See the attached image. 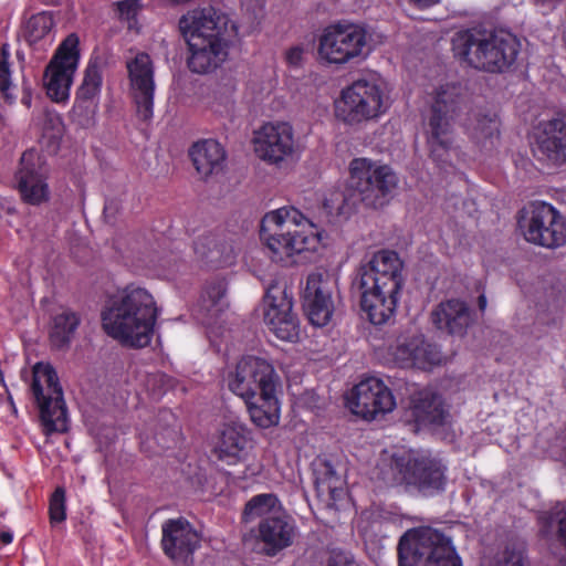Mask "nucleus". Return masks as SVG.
I'll return each mask as SVG.
<instances>
[{
	"instance_id": "nucleus-1",
	"label": "nucleus",
	"mask_w": 566,
	"mask_h": 566,
	"mask_svg": "<svg viewBox=\"0 0 566 566\" xmlns=\"http://www.w3.org/2000/svg\"><path fill=\"white\" fill-rule=\"evenodd\" d=\"M159 310L153 294L129 284L111 295L102 312L105 333L122 345L143 348L151 343Z\"/></svg>"
},
{
	"instance_id": "nucleus-2",
	"label": "nucleus",
	"mask_w": 566,
	"mask_h": 566,
	"mask_svg": "<svg viewBox=\"0 0 566 566\" xmlns=\"http://www.w3.org/2000/svg\"><path fill=\"white\" fill-rule=\"evenodd\" d=\"M377 468L385 484L416 490L424 496L444 492L448 484V465L439 458L413 450L385 451Z\"/></svg>"
},
{
	"instance_id": "nucleus-3",
	"label": "nucleus",
	"mask_w": 566,
	"mask_h": 566,
	"mask_svg": "<svg viewBox=\"0 0 566 566\" xmlns=\"http://www.w3.org/2000/svg\"><path fill=\"white\" fill-rule=\"evenodd\" d=\"M260 237L274 262H286L304 252H314L321 235L298 209L282 207L264 214Z\"/></svg>"
},
{
	"instance_id": "nucleus-4",
	"label": "nucleus",
	"mask_w": 566,
	"mask_h": 566,
	"mask_svg": "<svg viewBox=\"0 0 566 566\" xmlns=\"http://www.w3.org/2000/svg\"><path fill=\"white\" fill-rule=\"evenodd\" d=\"M465 108V93L460 84L439 86L423 118V129L430 157L441 168L452 165L458 155L454 120Z\"/></svg>"
},
{
	"instance_id": "nucleus-5",
	"label": "nucleus",
	"mask_w": 566,
	"mask_h": 566,
	"mask_svg": "<svg viewBox=\"0 0 566 566\" xmlns=\"http://www.w3.org/2000/svg\"><path fill=\"white\" fill-rule=\"evenodd\" d=\"M452 50L470 66L497 73L504 72L516 61L520 42L504 30L489 32L469 29L454 34Z\"/></svg>"
},
{
	"instance_id": "nucleus-6",
	"label": "nucleus",
	"mask_w": 566,
	"mask_h": 566,
	"mask_svg": "<svg viewBox=\"0 0 566 566\" xmlns=\"http://www.w3.org/2000/svg\"><path fill=\"white\" fill-rule=\"evenodd\" d=\"M399 566H462L452 539L429 526L408 530L398 543Z\"/></svg>"
},
{
	"instance_id": "nucleus-7",
	"label": "nucleus",
	"mask_w": 566,
	"mask_h": 566,
	"mask_svg": "<svg viewBox=\"0 0 566 566\" xmlns=\"http://www.w3.org/2000/svg\"><path fill=\"white\" fill-rule=\"evenodd\" d=\"M368 54V32L360 24L332 23L318 36L317 55L324 64L343 66L365 60Z\"/></svg>"
},
{
	"instance_id": "nucleus-8",
	"label": "nucleus",
	"mask_w": 566,
	"mask_h": 566,
	"mask_svg": "<svg viewBox=\"0 0 566 566\" xmlns=\"http://www.w3.org/2000/svg\"><path fill=\"white\" fill-rule=\"evenodd\" d=\"M31 392L45 434L65 432L69 428L67 409L59 376L51 364L40 361L33 366Z\"/></svg>"
},
{
	"instance_id": "nucleus-9",
	"label": "nucleus",
	"mask_w": 566,
	"mask_h": 566,
	"mask_svg": "<svg viewBox=\"0 0 566 566\" xmlns=\"http://www.w3.org/2000/svg\"><path fill=\"white\" fill-rule=\"evenodd\" d=\"M388 107V97L380 82L360 78L342 90L335 102V114L345 124L358 125L379 118Z\"/></svg>"
},
{
	"instance_id": "nucleus-10",
	"label": "nucleus",
	"mask_w": 566,
	"mask_h": 566,
	"mask_svg": "<svg viewBox=\"0 0 566 566\" xmlns=\"http://www.w3.org/2000/svg\"><path fill=\"white\" fill-rule=\"evenodd\" d=\"M348 170L349 189L367 207H384L398 186V177L390 166L369 158H354Z\"/></svg>"
},
{
	"instance_id": "nucleus-11",
	"label": "nucleus",
	"mask_w": 566,
	"mask_h": 566,
	"mask_svg": "<svg viewBox=\"0 0 566 566\" xmlns=\"http://www.w3.org/2000/svg\"><path fill=\"white\" fill-rule=\"evenodd\" d=\"M518 227L524 239L536 245L556 249L566 242V220L551 203L534 201L521 211Z\"/></svg>"
},
{
	"instance_id": "nucleus-12",
	"label": "nucleus",
	"mask_w": 566,
	"mask_h": 566,
	"mask_svg": "<svg viewBox=\"0 0 566 566\" xmlns=\"http://www.w3.org/2000/svg\"><path fill=\"white\" fill-rule=\"evenodd\" d=\"M279 376L271 363L256 356H244L227 376L228 388L244 402L276 392Z\"/></svg>"
},
{
	"instance_id": "nucleus-13",
	"label": "nucleus",
	"mask_w": 566,
	"mask_h": 566,
	"mask_svg": "<svg viewBox=\"0 0 566 566\" xmlns=\"http://www.w3.org/2000/svg\"><path fill=\"white\" fill-rule=\"evenodd\" d=\"M80 40L71 33L59 45L46 65L43 74V86L46 95L54 102H65L80 62Z\"/></svg>"
},
{
	"instance_id": "nucleus-14",
	"label": "nucleus",
	"mask_w": 566,
	"mask_h": 566,
	"mask_svg": "<svg viewBox=\"0 0 566 566\" xmlns=\"http://www.w3.org/2000/svg\"><path fill=\"white\" fill-rule=\"evenodd\" d=\"M255 156L265 164L281 168L293 160L297 144L293 126L287 122H268L254 130Z\"/></svg>"
},
{
	"instance_id": "nucleus-15",
	"label": "nucleus",
	"mask_w": 566,
	"mask_h": 566,
	"mask_svg": "<svg viewBox=\"0 0 566 566\" xmlns=\"http://www.w3.org/2000/svg\"><path fill=\"white\" fill-rule=\"evenodd\" d=\"M535 159L549 167L566 165V115L539 122L531 136Z\"/></svg>"
},
{
	"instance_id": "nucleus-16",
	"label": "nucleus",
	"mask_w": 566,
	"mask_h": 566,
	"mask_svg": "<svg viewBox=\"0 0 566 566\" xmlns=\"http://www.w3.org/2000/svg\"><path fill=\"white\" fill-rule=\"evenodd\" d=\"M347 405L353 413L366 420L391 412L396 399L388 386L378 377L368 376L352 389Z\"/></svg>"
},
{
	"instance_id": "nucleus-17",
	"label": "nucleus",
	"mask_w": 566,
	"mask_h": 566,
	"mask_svg": "<svg viewBox=\"0 0 566 566\" xmlns=\"http://www.w3.org/2000/svg\"><path fill=\"white\" fill-rule=\"evenodd\" d=\"M402 262L397 252L380 250L359 268V289L401 291Z\"/></svg>"
},
{
	"instance_id": "nucleus-18",
	"label": "nucleus",
	"mask_w": 566,
	"mask_h": 566,
	"mask_svg": "<svg viewBox=\"0 0 566 566\" xmlns=\"http://www.w3.org/2000/svg\"><path fill=\"white\" fill-rule=\"evenodd\" d=\"M292 298L284 290L271 286L264 296V322L273 334L286 342L298 338V323L292 313Z\"/></svg>"
},
{
	"instance_id": "nucleus-19",
	"label": "nucleus",
	"mask_w": 566,
	"mask_h": 566,
	"mask_svg": "<svg viewBox=\"0 0 566 566\" xmlns=\"http://www.w3.org/2000/svg\"><path fill=\"white\" fill-rule=\"evenodd\" d=\"M17 189L21 200L31 206H41L50 200V187L42 171L41 159L34 150L22 154L20 168L15 172Z\"/></svg>"
},
{
	"instance_id": "nucleus-20",
	"label": "nucleus",
	"mask_w": 566,
	"mask_h": 566,
	"mask_svg": "<svg viewBox=\"0 0 566 566\" xmlns=\"http://www.w3.org/2000/svg\"><path fill=\"white\" fill-rule=\"evenodd\" d=\"M127 71L137 115L143 120H148L154 114L155 93L154 66L150 56L146 53H137L127 62Z\"/></svg>"
},
{
	"instance_id": "nucleus-21",
	"label": "nucleus",
	"mask_w": 566,
	"mask_h": 566,
	"mask_svg": "<svg viewBox=\"0 0 566 566\" xmlns=\"http://www.w3.org/2000/svg\"><path fill=\"white\" fill-rule=\"evenodd\" d=\"M164 553L175 562L188 563L200 546V536L184 517L167 520L161 525Z\"/></svg>"
},
{
	"instance_id": "nucleus-22",
	"label": "nucleus",
	"mask_w": 566,
	"mask_h": 566,
	"mask_svg": "<svg viewBox=\"0 0 566 566\" xmlns=\"http://www.w3.org/2000/svg\"><path fill=\"white\" fill-rule=\"evenodd\" d=\"M391 354L396 364L402 368L428 369L439 365L442 359L438 347L422 334L400 336Z\"/></svg>"
},
{
	"instance_id": "nucleus-23",
	"label": "nucleus",
	"mask_w": 566,
	"mask_h": 566,
	"mask_svg": "<svg viewBox=\"0 0 566 566\" xmlns=\"http://www.w3.org/2000/svg\"><path fill=\"white\" fill-rule=\"evenodd\" d=\"M304 308L313 325L325 326L329 323L334 303L331 282L323 273L308 274L304 290Z\"/></svg>"
},
{
	"instance_id": "nucleus-24",
	"label": "nucleus",
	"mask_w": 566,
	"mask_h": 566,
	"mask_svg": "<svg viewBox=\"0 0 566 566\" xmlns=\"http://www.w3.org/2000/svg\"><path fill=\"white\" fill-rule=\"evenodd\" d=\"M227 22V17L212 7L197 8L180 18L179 29L186 42L191 35L211 40L226 38Z\"/></svg>"
},
{
	"instance_id": "nucleus-25",
	"label": "nucleus",
	"mask_w": 566,
	"mask_h": 566,
	"mask_svg": "<svg viewBox=\"0 0 566 566\" xmlns=\"http://www.w3.org/2000/svg\"><path fill=\"white\" fill-rule=\"evenodd\" d=\"M187 44L190 52L188 66L190 71L198 74L214 71L228 57L229 41L227 38L206 40L200 35H191Z\"/></svg>"
},
{
	"instance_id": "nucleus-26",
	"label": "nucleus",
	"mask_w": 566,
	"mask_h": 566,
	"mask_svg": "<svg viewBox=\"0 0 566 566\" xmlns=\"http://www.w3.org/2000/svg\"><path fill=\"white\" fill-rule=\"evenodd\" d=\"M252 447L249 429L242 423L231 422L222 428L213 453L218 460L234 465L248 457Z\"/></svg>"
},
{
	"instance_id": "nucleus-27",
	"label": "nucleus",
	"mask_w": 566,
	"mask_h": 566,
	"mask_svg": "<svg viewBox=\"0 0 566 566\" xmlns=\"http://www.w3.org/2000/svg\"><path fill=\"white\" fill-rule=\"evenodd\" d=\"M296 533L294 523L285 516L263 517L256 530L255 538L261 542L268 556H275L293 544Z\"/></svg>"
},
{
	"instance_id": "nucleus-28",
	"label": "nucleus",
	"mask_w": 566,
	"mask_h": 566,
	"mask_svg": "<svg viewBox=\"0 0 566 566\" xmlns=\"http://www.w3.org/2000/svg\"><path fill=\"white\" fill-rule=\"evenodd\" d=\"M410 412L419 427H442L450 420L442 397L430 389L419 390L412 396Z\"/></svg>"
},
{
	"instance_id": "nucleus-29",
	"label": "nucleus",
	"mask_w": 566,
	"mask_h": 566,
	"mask_svg": "<svg viewBox=\"0 0 566 566\" xmlns=\"http://www.w3.org/2000/svg\"><path fill=\"white\" fill-rule=\"evenodd\" d=\"M361 290V308L374 325L389 323L397 310L401 291Z\"/></svg>"
},
{
	"instance_id": "nucleus-30",
	"label": "nucleus",
	"mask_w": 566,
	"mask_h": 566,
	"mask_svg": "<svg viewBox=\"0 0 566 566\" xmlns=\"http://www.w3.org/2000/svg\"><path fill=\"white\" fill-rule=\"evenodd\" d=\"M431 321L439 331L461 336L471 323V312L465 302L452 298L431 312Z\"/></svg>"
},
{
	"instance_id": "nucleus-31",
	"label": "nucleus",
	"mask_w": 566,
	"mask_h": 566,
	"mask_svg": "<svg viewBox=\"0 0 566 566\" xmlns=\"http://www.w3.org/2000/svg\"><path fill=\"white\" fill-rule=\"evenodd\" d=\"M102 87V74L96 62L90 61L83 82L76 92L73 112L90 120L98 108V96Z\"/></svg>"
},
{
	"instance_id": "nucleus-32",
	"label": "nucleus",
	"mask_w": 566,
	"mask_h": 566,
	"mask_svg": "<svg viewBox=\"0 0 566 566\" xmlns=\"http://www.w3.org/2000/svg\"><path fill=\"white\" fill-rule=\"evenodd\" d=\"M189 155L196 170L205 178L220 172L227 157L222 145L214 139H203L195 143Z\"/></svg>"
},
{
	"instance_id": "nucleus-33",
	"label": "nucleus",
	"mask_w": 566,
	"mask_h": 566,
	"mask_svg": "<svg viewBox=\"0 0 566 566\" xmlns=\"http://www.w3.org/2000/svg\"><path fill=\"white\" fill-rule=\"evenodd\" d=\"M195 253L219 266L231 265L237 255L233 243L219 234L209 233L195 241Z\"/></svg>"
},
{
	"instance_id": "nucleus-34",
	"label": "nucleus",
	"mask_w": 566,
	"mask_h": 566,
	"mask_svg": "<svg viewBox=\"0 0 566 566\" xmlns=\"http://www.w3.org/2000/svg\"><path fill=\"white\" fill-rule=\"evenodd\" d=\"M468 136L478 144H493L500 135V122L495 115L483 114L482 111H470L462 120Z\"/></svg>"
},
{
	"instance_id": "nucleus-35",
	"label": "nucleus",
	"mask_w": 566,
	"mask_h": 566,
	"mask_svg": "<svg viewBox=\"0 0 566 566\" xmlns=\"http://www.w3.org/2000/svg\"><path fill=\"white\" fill-rule=\"evenodd\" d=\"M314 484L317 496L324 501L335 502L343 494L344 480L327 460H317L314 463Z\"/></svg>"
},
{
	"instance_id": "nucleus-36",
	"label": "nucleus",
	"mask_w": 566,
	"mask_h": 566,
	"mask_svg": "<svg viewBox=\"0 0 566 566\" xmlns=\"http://www.w3.org/2000/svg\"><path fill=\"white\" fill-rule=\"evenodd\" d=\"M81 324V316L70 308H61L52 316L50 325V342L56 348L70 345Z\"/></svg>"
},
{
	"instance_id": "nucleus-37",
	"label": "nucleus",
	"mask_w": 566,
	"mask_h": 566,
	"mask_svg": "<svg viewBox=\"0 0 566 566\" xmlns=\"http://www.w3.org/2000/svg\"><path fill=\"white\" fill-rule=\"evenodd\" d=\"M228 306L226 285L218 281L206 286L197 308V318L210 325Z\"/></svg>"
},
{
	"instance_id": "nucleus-38",
	"label": "nucleus",
	"mask_w": 566,
	"mask_h": 566,
	"mask_svg": "<svg viewBox=\"0 0 566 566\" xmlns=\"http://www.w3.org/2000/svg\"><path fill=\"white\" fill-rule=\"evenodd\" d=\"M252 422L263 429L279 424L280 403L276 392H269L268 396H260L245 402Z\"/></svg>"
},
{
	"instance_id": "nucleus-39",
	"label": "nucleus",
	"mask_w": 566,
	"mask_h": 566,
	"mask_svg": "<svg viewBox=\"0 0 566 566\" xmlns=\"http://www.w3.org/2000/svg\"><path fill=\"white\" fill-rule=\"evenodd\" d=\"M53 17L49 12H41L32 15L25 25V36L30 44H36L43 41L51 44L54 40Z\"/></svg>"
},
{
	"instance_id": "nucleus-40",
	"label": "nucleus",
	"mask_w": 566,
	"mask_h": 566,
	"mask_svg": "<svg viewBox=\"0 0 566 566\" xmlns=\"http://www.w3.org/2000/svg\"><path fill=\"white\" fill-rule=\"evenodd\" d=\"M279 503L276 495L272 493H263L254 495L248 503L245 504L242 520L248 523L258 517H262L269 514Z\"/></svg>"
},
{
	"instance_id": "nucleus-41",
	"label": "nucleus",
	"mask_w": 566,
	"mask_h": 566,
	"mask_svg": "<svg viewBox=\"0 0 566 566\" xmlns=\"http://www.w3.org/2000/svg\"><path fill=\"white\" fill-rule=\"evenodd\" d=\"M539 522L545 533L556 524L558 539L566 546V503H557L549 511L542 512Z\"/></svg>"
},
{
	"instance_id": "nucleus-42",
	"label": "nucleus",
	"mask_w": 566,
	"mask_h": 566,
	"mask_svg": "<svg viewBox=\"0 0 566 566\" xmlns=\"http://www.w3.org/2000/svg\"><path fill=\"white\" fill-rule=\"evenodd\" d=\"M64 133V125L59 115L48 116L44 126L41 143L49 151H56Z\"/></svg>"
},
{
	"instance_id": "nucleus-43",
	"label": "nucleus",
	"mask_w": 566,
	"mask_h": 566,
	"mask_svg": "<svg viewBox=\"0 0 566 566\" xmlns=\"http://www.w3.org/2000/svg\"><path fill=\"white\" fill-rule=\"evenodd\" d=\"M10 59V46L9 44H3L0 48V93L6 99L12 101V96L10 94L11 87V64L9 62Z\"/></svg>"
},
{
	"instance_id": "nucleus-44",
	"label": "nucleus",
	"mask_w": 566,
	"mask_h": 566,
	"mask_svg": "<svg viewBox=\"0 0 566 566\" xmlns=\"http://www.w3.org/2000/svg\"><path fill=\"white\" fill-rule=\"evenodd\" d=\"M50 522L51 524H59L66 518L65 507V491L62 488H57L50 500L49 506Z\"/></svg>"
},
{
	"instance_id": "nucleus-45",
	"label": "nucleus",
	"mask_w": 566,
	"mask_h": 566,
	"mask_svg": "<svg viewBox=\"0 0 566 566\" xmlns=\"http://www.w3.org/2000/svg\"><path fill=\"white\" fill-rule=\"evenodd\" d=\"M524 560L521 549L506 547L495 556L491 566H525Z\"/></svg>"
},
{
	"instance_id": "nucleus-46",
	"label": "nucleus",
	"mask_w": 566,
	"mask_h": 566,
	"mask_svg": "<svg viewBox=\"0 0 566 566\" xmlns=\"http://www.w3.org/2000/svg\"><path fill=\"white\" fill-rule=\"evenodd\" d=\"M115 6L118 12V17L122 20H126L128 22L135 20L139 10L138 0H122L117 1Z\"/></svg>"
},
{
	"instance_id": "nucleus-47",
	"label": "nucleus",
	"mask_w": 566,
	"mask_h": 566,
	"mask_svg": "<svg viewBox=\"0 0 566 566\" xmlns=\"http://www.w3.org/2000/svg\"><path fill=\"white\" fill-rule=\"evenodd\" d=\"M327 566H359L350 553L342 551H333Z\"/></svg>"
},
{
	"instance_id": "nucleus-48",
	"label": "nucleus",
	"mask_w": 566,
	"mask_h": 566,
	"mask_svg": "<svg viewBox=\"0 0 566 566\" xmlns=\"http://www.w3.org/2000/svg\"><path fill=\"white\" fill-rule=\"evenodd\" d=\"M233 104L232 93H229L224 96H216L212 108L216 113L228 115L233 111Z\"/></svg>"
},
{
	"instance_id": "nucleus-49",
	"label": "nucleus",
	"mask_w": 566,
	"mask_h": 566,
	"mask_svg": "<svg viewBox=\"0 0 566 566\" xmlns=\"http://www.w3.org/2000/svg\"><path fill=\"white\" fill-rule=\"evenodd\" d=\"M304 48L303 46H293L286 52V61L291 66H300L304 59Z\"/></svg>"
},
{
	"instance_id": "nucleus-50",
	"label": "nucleus",
	"mask_w": 566,
	"mask_h": 566,
	"mask_svg": "<svg viewBox=\"0 0 566 566\" xmlns=\"http://www.w3.org/2000/svg\"><path fill=\"white\" fill-rule=\"evenodd\" d=\"M399 1L406 2L413 8L424 10V9L431 8V7L440 3L441 0H399Z\"/></svg>"
},
{
	"instance_id": "nucleus-51",
	"label": "nucleus",
	"mask_w": 566,
	"mask_h": 566,
	"mask_svg": "<svg viewBox=\"0 0 566 566\" xmlns=\"http://www.w3.org/2000/svg\"><path fill=\"white\" fill-rule=\"evenodd\" d=\"M13 534L10 531L0 532V542L2 545H8L12 543Z\"/></svg>"
},
{
	"instance_id": "nucleus-52",
	"label": "nucleus",
	"mask_w": 566,
	"mask_h": 566,
	"mask_svg": "<svg viewBox=\"0 0 566 566\" xmlns=\"http://www.w3.org/2000/svg\"><path fill=\"white\" fill-rule=\"evenodd\" d=\"M478 305H479V308L480 311H485L486 308V305H488V301H486V297L484 294H481L478 298Z\"/></svg>"
},
{
	"instance_id": "nucleus-53",
	"label": "nucleus",
	"mask_w": 566,
	"mask_h": 566,
	"mask_svg": "<svg viewBox=\"0 0 566 566\" xmlns=\"http://www.w3.org/2000/svg\"><path fill=\"white\" fill-rule=\"evenodd\" d=\"M155 440L157 441L158 446L161 448V449H168L170 448V444L164 440V438L161 436H158L156 434L155 436Z\"/></svg>"
},
{
	"instance_id": "nucleus-54",
	"label": "nucleus",
	"mask_w": 566,
	"mask_h": 566,
	"mask_svg": "<svg viewBox=\"0 0 566 566\" xmlns=\"http://www.w3.org/2000/svg\"><path fill=\"white\" fill-rule=\"evenodd\" d=\"M536 3H541L543 6H548L549 8L554 7L556 3H558L560 0H534Z\"/></svg>"
},
{
	"instance_id": "nucleus-55",
	"label": "nucleus",
	"mask_w": 566,
	"mask_h": 566,
	"mask_svg": "<svg viewBox=\"0 0 566 566\" xmlns=\"http://www.w3.org/2000/svg\"><path fill=\"white\" fill-rule=\"evenodd\" d=\"M22 104L25 105L27 107H30L31 106V95L30 94H25L23 95L22 99H21Z\"/></svg>"
},
{
	"instance_id": "nucleus-56",
	"label": "nucleus",
	"mask_w": 566,
	"mask_h": 566,
	"mask_svg": "<svg viewBox=\"0 0 566 566\" xmlns=\"http://www.w3.org/2000/svg\"><path fill=\"white\" fill-rule=\"evenodd\" d=\"M0 384L6 387V382H4V376H3V373L2 370L0 369Z\"/></svg>"
},
{
	"instance_id": "nucleus-57",
	"label": "nucleus",
	"mask_w": 566,
	"mask_h": 566,
	"mask_svg": "<svg viewBox=\"0 0 566 566\" xmlns=\"http://www.w3.org/2000/svg\"><path fill=\"white\" fill-rule=\"evenodd\" d=\"M9 400H10V403H11V406H12L13 410H14V411H17L15 406H14V403H13V400H12V397H11V396H9Z\"/></svg>"
}]
</instances>
